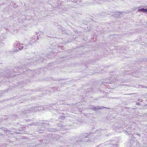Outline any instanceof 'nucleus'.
I'll use <instances>...</instances> for the list:
<instances>
[{
	"label": "nucleus",
	"instance_id": "nucleus-4",
	"mask_svg": "<svg viewBox=\"0 0 147 147\" xmlns=\"http://www.w3.org/2000/svg\"><path fill=\"white\" fill-rule=\"evenodd\" d=\"M30 65V63H26V65L24 64V65H22V66L21 67H16L15 69H13L12 70L13 72H16V73H17V71H19V72L20 73L22 71V73L23 72H25V70H24V69H25L26 71V68H25L26 67H27V66H27L28 65Z\"/></svg>",
	"mask_w": 147,
	"mask_h": 147
},
{
	"label": "nucleus",
	"instance_id": "nucleus-24",
	"mask_svg": "<svg viewBox=\"0 0 147 147\" xmlns=\"http://www.w3.org/2000/svg\"><path fill=\"white\" fill-rule=\"evenodd\" d=\"M137 135H138L139 136H140V135L139 134H137Z\"/></svg>",
	"mask_w": 147,
	"mask_h": 147
},
{
	"label": "nucleus",
	"instance_id": "nucleus-7",
	"mask_svg": "<svg viewBox=\"0 0 147 147\" xmlns=\"http://www.w3.org/2000/svg\"><path fill=\"white\" fill-rule=\"evenodd\" d=\"M33 58H30L29 59L28 61H30L28 62H37V63H40V62H42L43 61L42 59H41V57L40 56H38L36 57V55H35V57H33Z\"/></svg>",
	"mask_w": 147,
	"mask_h": 147
},
{
	"label": "nucleus",
	"instance_id": "nucleus-1",
	"mask_svg": "<svg viewBox=\"0 0 147 147\" xmlns=\"http://www.w3.org/2000/svg\"><path fill=\"white\" fill-rule=\"evenodd\" d=\"M35 41V40L33 39L32 41L30 40V41L28 42L27 39H25L23 43L21 45L19 43H18L14 45V47L16 49H14V51L17 52L22 49H25L27 48V47L32 45V44L34 43Z\"/></svg>",
	"mask_w": 147,
	"mask_h": 147
},
{
	"label": "nucleus",
	"instance_id": "nucleus-27",
	"mask_svg": "<svg viewBox=\"0 0 147 147\" xmlns=\"http://www.w3.org/2000/svg\"><path fill=\"white\" fill-rule=\"evenodd\" d=\"M111 15H113H113H113V14H111Z\"/></svg>",
	"mask_w": 147,
	"mask_h": 147
},
{
	"label": "nucleus",
	"instance_id": "nucleus-16",
	"mask_svg": "<svg viewBox=\"0 0 147 147\" xmlns=\"http://www.w3.org/2000/svg\"><path fill=\"white\" fill-rule=\"evenodd\" d=\"M116 13L117 14V15H119V17H120L121 16H121V15H120V14L119 15V14L121 13L120 12H117Z\"/></svg>",
	"mask_w": 147,
	"mask_h": 147
},
{
	"label": "nucleus",
	"instance_id": "nucleus-17",
	"mask_svg": "<svg viewBox=\"0 0 147 147\" xmlns=\"http://www.w3.org/2000/svg\"><path fill=\"white\" fill-rule=\"evenodd\" d=\"M71 1L74 3H76L77 2V0H71Z\"/></svg>",
	"mask_w": 147,
	"mask_h": 147
},
{
	"label": "nucleus",
	"instance_id": "nucleus-15",
	"mask_svg": "<svg viewBox=\"0 0 147 147\" xmlns=\"http://www.w3.org/2000/svg\"><path fill=\"white\" fill-rule=\"evenodd\" d=\"M125 131L127 132L128 134L129 135H131L132 134V132L131 131H129V132H128L127 131V130H125Z\"/></svg>",
	"mask_w": 147,
	"mask_h": 147
},
{
	"label": "nucleus",
	"instance_id": "nucleus-26",
	"mask_svg": "<svg viewBox=\"0 0 147 147\" xmlns=\"http://www.w3.org/2000/svg\"><path fill=\"white\" fill-rule=\"evenodd\" d=\"M34 38V37H32V39H33V38Z\"/></svg>",
	"mask_w": 147,
	"mask_h": 147
},
{
	"label": "nucleus",
	"instance_id": "nucleus-20",
	"mask_svg": "<svg viewBox=\"0 0 147 147\" xmlns=\"http://www.w3.org/2000/svg\"><path fill=\"white\" fill-rule=\"evenodd\" d=\"M106 82L107 83H111V81H109V82Z\"/></svg>",
	"mask_w": 147,
	"mask_h": 147
},
{
	"label": "nucleus",
	"instance_id": "nucleus-22",
	"mask_svg": "<svg viewBox=\"0 0 147 147\" xmlns=\"http://www.w3.org/2000/svg\"><path fill=\"white\" fill-rule=\"evenodd\" d=\"M6 131L7 132H9V130H7Z\"/></svg>",
	"mask_w": 147,
	"mask_h": 147
},
{
	"label": "nucleus",
	"instance_id": "nucleus-23",
	"mask_svg": "<svg viewBox=\"0 0 147 147\" xmlns=\"http://www.w3.org/2000/svg\"><path fill=\"white\" fill-rule=\"evenodd\" d=\"M90 91H92V90H93V89H92V88H90Z\"/></svg>",
	"mask_w": 147,
	"mask_h": 147
},
{
	"label": "nucleus",
	"instance_id": "nucleus-25",
	"mask_svg": "<svg viewBox=\"0 0 147 147\" xmlns=\"http://www.w3.org/2000/svg\"><path fill=\"white\" fill-rule=\"evenodd\" d=\"M42 59H44V60H45V58H42Z\"/></svg>",
	"mask_w": 147,
	"mask_h": 147
},
{
	"label": "nucleus",
	"instance_id": "nucleus-2",
	"mask_svg": "<svg viewBox=\"0 0 147 147\" xmlns=\"http://www.w3.org/2000/svg\"><path fill=\"white\" fill-rule=\"evenodd\" d=\"M45 140H37L35 143H29L27 144V147H36V146L38 145L43 144L46 143L47 142H45Z\"/></svg>",
	"mask_w": 147,
	"mask_h": 147
},
{
	"label": "nucleus",
	"instance_id": "nucleus-3",
	"mask_svg": "<svg viewBox=\"0 0 147 147\" xmlns=\"http://www.w3.org/2000/svg\"><path fill=\"white\" fill-rule=\"evenodd\" d=\"M90 137V135L86 133L83 136L82 138H80L78 140H76L77 141V144H79L81 142L84 143V142H86L88 140V138Z\"/></svg>",
	"mask_w": 147,
	"mask_h": 147
},
{
	"label": "nucleus",
	"instance_id": "nucleus-14",
	"mask_svg": "<svg viewBox=\"0 0 147 147\" xmlns=\"http://www.w3.org/2000/svg\"><path fill=\"white\" fill-rule=\"evenodd\" d=\"M57 126H58V127H63V124H61L59 123L57 124Z\"/></svg>",
	"mask_w": 147,
	"mask_h": 147
},
{
	"label": "nucleus",
	"instance_id": "nucleus-18",
	"mask_svg": "<svg viewBox=\"0 0 147 147\" xmlns=\"http://www.w3.org/2000/svg\"><path fill=\"white\" fill-rule=\"evenodd\" d=\"M136 105H140V103L139 102H137Z\"/></svg>",
	"mask_w": 147,
	"mask_h": 147
},
{
	"label": "nucleus",
	"instance_id": "nucleus-8",
	"mask_svg": "<svg viewBox=\"0 0 147 147\" xmlns=\"http://www.w3.org/2000/svg\"><path fill=\"white\" fill-rule=\"evenodd\" d=\"M104 108H107L105 107H101L100 106H93L91 109L94 111H96L98 110L102 109Z\"/></svg>",
	"mask_w": 147,
	"mask_h": 147
},
{
	"label": "nucleus",
	"instance_id": "nucleus-11",
	"mask_svg": "<svg viewBox=\"0 0 147 147\" xmlns=\"http://www.w3.org/2000/svg\"><path fill=\"white\" fill-rule=\"evenodd\" d=\"M40 71V69H38L37 70H35L33 71V75H36V74H38L39 73V71Z\"/></svg>",
	"mask_w": 147,
	"mask_h": 147
},
{
	"label": "nucleus",
	"instance_id": "nucleus-10",
	"mask_svg": "<svg viewBox=\"0 0 147 147\" xmlns=\"http://www.w3.org/2000/svg\"><path fill=\"white\" fill-rule=\"evenodd\" d=\"M138 11H142L144 13H147V9L146 8H142L140 9H138Z\"/></svg>",
	"mask_w": 147,
	"mask_h": 147
},
{
	"label": "nucleus",
	"instance_id": "nucleus-19",
	"mask_svg": "<svg viewBox=\"0 0 147 147\" xmlns=\"http://www.w3.org/2000/svg\"><path fill=\"white\" fill-rule=\"evenodd\" d=\"M55 130H57V129H53L52 131H56Z\"/></svg>",
	"mask_w": 147,
	"mask_h": 147
},
{
	"label": "nucleus",
	"instance_id": "nucleus-6",
	"mask_svg": "<svg viewBox=\"0 0 147 147\" xmlns=\"http://www.w3.org/2000/svg\"><path fill=\"white\" fill-rule=\"evenodd\" d=\"M42 110H45L44 108L41 106L34 107H33V108H31L30 109H27V111H28L29 112L32 111L33 112L36 111H41ZM27 113V112H24L22 111V113Z\"/></svg>",
	"mask_w": 147,
	"mask_h": 147
},
{
	"label": "nucleus",
	"instance_id": "nucleus-13",
	"mask_svg": "<svg viewBox=\"0 0 147 147\" xmlns=\"http://www.w3.org/2000/svg\"><path fill=\"white\" fill-rule=\"evenodd\" d=\"M12 73V72L11 71L9 73V74H7V75L8 76H7L6 75H5V76H7V77L8 78L9 77H12V75H11V73Z\"/></svg>",
	"mask_w": 147,
	"mask_h": 147
},
{
	"label": "nucleus",
	"instance_id": "nucleus-5",
	"mask_svg": "<svg viewBox=\"0 0 147 147\" xmlns=\"http://www.w3.org/2000/svg\"><path fill=\"white\" fill-rule=\"evenodd\" d=\"M42 127L38 130L39 132L40 133L43 132H41V131H45V130H48L49 129H52L51 125L48 123H42Z\"/></svg>",
	"mask_w": 147,
	"mask_h": 147
},
{
	"label": "nucleus",
	"instance_id": "nucleus-9",
	"mask_svg": "<svg viewBox=\"0 0 147 147\" xmlns=\"http://www.w3.org/2000/svg\"><path fill=\"white\" fill-rule=\"evenodd\" d=\"M55 105V104H51V105H47L45 106V108L46 109H50L51 107H52Z\"/></svg>",
	"mask_w": 147,
	"mask_h": 147
},
{
	"label": "nucleus",
	"instance_id": "nucleus-21",
	"mask_svg": "<svg viewBox=\"0 0 147 147\" xmlns=\"http://www.w3.org/2000/svg\"><path fill=\"white\" fill-rule=\"evenodd\" d=\"M138 100L140 102H142V99H138Z\"/></svg>",
	"mask_w": 147,
	"mask_h": 147
},
{
	"label": "nucleus",
	"instance_id": "nucleus-12",
	"mask_svg": "<svg viewBox=\"0 0 147 147\" xmlns=\"http://www.w3.org/2000/svg\"><path fill=\"white\" fill-rule=\"evenodd\" d=\"M130 143H132V145L130 146V147H135L134 146L135 142L134 140H131Z\"/></svg>",
	"mask_w": 147,
	"mask_h": 147
}]
</instances>
